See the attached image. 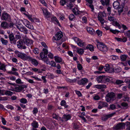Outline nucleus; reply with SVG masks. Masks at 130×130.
Segmentation results:
<instances>
[{
  "label": "nucleus",
  "instance_id": "nucleus-1",
  "mask_svg": "<svg viewBox=\"0 0 130 130\" xmlns=\"http://www.w3.org/2000/svg\"><path fill=\"white\" fill-rule=\"evenodd\" d=\"M15 53L19 57L21 58L23 60H28L30 58L29 56H27L26 54L20 52L18 51H15Z\"/></svg>",
  "mask_w": 130,
  "mask_h": 130
},
{
  "label": "nucleus",
  "instance_id": "nucleus-2",
  "mask_svg": "<svg viewBox=\"0 0 130 130\" xmlns=\"http://www.w3.org/2000/svg\"><path fill=\"white\" fill-rule=\"evenodd\" d=\"M97 48L101 51L103 52H106L108 50L107 47L104 43L99 42L97 45Z\"/></svg>",
  "mask_w": 130,
  "mask_h": 130
},
{
  "label": "nucleus",
  "instance_id": "nucleus-3",
  "mask_svg": "<svg viewBox=\"0 0 130 130\" xmlns=\"http://www.w3.org/2000/svg\"><path fill=\"white\" fill-rule=\"evenodd\" d=\"M125 123L123 122H120L117 124L115 125L112 127L113 130H120L124 129L125 126Z\"/></svg>",
  "mask_w": 130,
  "mask_h": 130
},
{
  "label": "nucleus",
  "instance_id": "nucleus-4",
  "mask_svg": "<svg viewBox=\"0 0 130 130\" xmlns=\"http://www.w3.org/2000/svg\"><path fill=\"white\" fill-rule=\"evenodd\" d=\"M115 96V93L112 92L108 93L105 96L106 101L107 102H109L111 101H113Z\"/></svg>",
  "mask_w": 130,
  "mask_h": 130
},
{
  "label": "nucleus",
  "instance_id": "nucleus-5",
  "mask_svg": "<svg viewBox=\"0 0 130 130\" xmlns=\"http://www.w3.org/2000/svg\"><path fill=\"white\" fill-rule=\"evenodd\" d=\"M17 45L18 48L20 49H25L26 47L25 45V43L24 39L22 40H20L17 43Z\"/></svg>",
  "mask_w": 130,
  "mask_h": 130
},
{
  "label": "nucleus",
  "instance_id": "nucleus-6",
  "mask_svg": "<svg viewBox=\"0 0 130 130\" xmlns=\"http://www.w3.org/2000/svg\"><path fill=\"white\" fill-rule=\"evenodd\" d=\"M1 18L2 20L8 22L10 21L11 20L10 15L5 12H4L2 13Z\"/></svg>",
  "mask_w": 130,
  "mask_h": 130
},
{
  "label": "nucleus",
  "instance_id": "nucleus-7",
  "mask_svg": "<svg viewBox=\"0 0 130 130\" xmlns=\"http://www.w3.org/2000/svg\"><path fill=\"white\" fill-rule=\"evenodd\" d=\"M73 40L80 47L85 46V43L79 38L75 37L73 38Z\"/></svg>",
  "mask_w": 130,
  "mask_h": 130
},
{
  "label": "nucleus",
  "instance_id": "nucleus-8",
  "mask_svg": "<svg viewBox=\"0 0 130 130\" xmlns=\"http://www.w3.org/2000/svg\"><path fill=\"white\" fill-rule=\"evenodd\" d=\"M22 21L25 25L28 28L31 29H34V27L32 24L27 20L23 19L22 20Z\"/></svg>",
  "mask_w": 130,
  "mask_h": 130
},
{
  "label": "nucleus",
  "instance_id": "nucleus-9",
  "mask_svg": "<svg viewBox=\"0 0 130 130\" xmlns=\"http://www.w3.org/2000/svg\"><path fill=\"white\" fill-rule=\"evenodd\" d=\"M8 37L10 43L12 44L16 45L17 40L15 38L12 32H11L8 35Z\"/></svg>",
  "mask_w": 130,
  "mask_h": 130
},
{
  "label": "nucleus",
  "instance_id": "nucleus-10",
  "mask_svg": "<svg viewBox=\"0 0 130 130\" xmlns=\"http://www.w3.org/2000/svg\"><path fill=\"white\" fill-rule=\"evenodd\" d=\"M21 31L24 33L27 34L28 31L26 28L23 26L21 24H18L16 26Z\"/></svg>",
  "mask_w": 130,
  "mask_h": 130
},
{
  "label": "nucleus",
  "instance_id": "nucleus-11",
  "mask_svg": "<svg viewBox=\"0 0 130 130\" xmlns=\"http://www.w3.org/2000/svg\"><path fill=\"white\" fill-rule=\"evenodd\" d=\"M27 87V86L26 85H22L20 86H19L18 85L15 87L14 89L15 90V91L18 92H19L24 89V88H26Z\"/></svg>",
  "mask_w": 130,
  "mask_h": 130
},
{
  "label": "nucleus",
  "instance_id": "nucleus-12",
  "mask_svg": "<svg viewBox=\"0 0 130 130\" xmlns=\"http://www.w3.org/2000/svg\"><path fill=\"white\" fill-rule=\"evenodd\" d=\"M116 113L115 112L107 115L104 116L102 117V120L103 121H105L108 118L113 116Z\"/></svg>",
  "mask_w": 130,
  "mask_h": 130
},
{
  "label": "nucleus",
  "instance_id": "nucleus-13",
  "mask_svg": "<svg viewBox=\"0 0 130 130\" xmlns=\"http://www.w3.org/2000/svg\"><path fill=\"white\" fill-rule=\"evenodd\" d=\"M108 105L107 103L105 102L100 101L99 104L98 108L99 109H101L103 107H106Z\"/></svg>",
  "mask_w": 130,
  "mask_h": 130
},
{
  "label": "nucleus",
  "instance_id": "nucleus-14",
  "mask_svg": "<svg viewBox=\"0 0 130 130\" xmlns=\"http://www.w3.org/2000/svg\"><path fill=\"white\" fill-rule=\"evenodd\" d=\"M71 116L69 115H63L62 118H61V120L62 122L67 121L70 120L71 118Z\"/></svg>",
  "mask_w": 130,
  "mask_h": 130
},
{
  "label": "nucleus",
  "instance_id": "nucleus-15",
  "mask_svg": "<svg viewBox=\"0 0 130 130\" xmlns=\"http://www.w3.org/2000/svg\"><path fill=\"white\" fill-rule=\"evenodd\" d=\"M87 79L84 78L82 79L81 80H78L77 82V83L80 85H84L88 82Z\"/></svg>",
  "mask_w": 130,
  "mask_h": 130
},
{
  "label": "nucleus",
  "instance_id": "nucleus-16",
  "mask_svg": "<svg viewBox=\"0 0 130 130\" xmlns=\"http://www.w3.org/2000/svg\"><path fill=\"white\" fill-rule=\"evenodd\" d=\"M94 87L101 90V91H104V88H106V86L105 85H97L94 86Z\"/></svg>",
  "mask_w": 130,
  "mask_h": 130
},
{
  "label": "nucleus",
  "instance_id": "nucleus-17",
  "mask_svg": "<svg viewBox=\"0 0 130 130\" xmlns=\"http://www.w3.org/2000/svg\"><path fill=\"white\" fill-rule=\"evenodd\" d=\"M63 36V34L62 32L59 31L55 35L54 37L55 40H58L60 39Z\"/></svg>",
  "mask_w": 130,
  "mask_h": 130
},
{
  "label": "nucleus",
  "instance_id": "nucleus-18",
  "mask_svg": "<svg viewBox=\"0 0 130 130\" xmlns=\"http://www.w3.org/2000/svg\"><path fill=\"white\" fill-rule=\"evenodd\" d=\"M25 44L28 46H30L32 44L33 41L31 40L28 38L24 39Z\"/></svg>",
  "mask_w": 130,
  "mask_h": 130
},
{
  "label": "nucleus",
  "instance_id": "nucleus-19",
  "mask_svg": "<svg viewBox=\"0 0 130 130\" xmlns=\"http://www.w3.org/2000/svg\"><path fill=\"white\" fill-rule=\"evenodd\" d=\"M30 59H29L28 60L31 61V63L35 66H37L39 64L38 62L36 59L33 58L30 56Z\"/></svg>",
  "mask_w": 130,
  "mask_h": 130
},
{
  "label": "nucleus",
  "instance_id": "nucleus-20",
  "mask_svg": "<svg viewBox=\"0 0 130 130\" xmlns=\"http://www.w3.org/2000/svg\"><path fill=\"white\" fill-rule=\"evenodd\" d=\"M87 30L88 32L91 35H94L95 34L94 30L91 27H87Z\"/></svg>",
  "mask_w": 130,
  "mask_h": 130
},
{
  "label": "nucleus",
  "instance_id": "nucleus-21",
  "mask_svg": "<svg viewBox=\"0 0 130 130\" xmlns=\"http://www.w3.org/2000/svg\"><path fill=\"white\" fill-rule=\"evenodd\" d=\"M1 26V27L4 29H8V23L5 21L2 22Z\"/></svg>",
  "mask_w": 130,
  "mask_h": 130
},
{
  "label": "nucleus",
  "instance_id": "nucleus-22",
  "mask_svg": "<svg viewBox=\"0 0 130 130\" xmlns=\"http://www.w3.org/2000/svg\"><path fill=\"white\" fill-rule=\"evenodd\" d=\"M104 76H100L96 78V80L98 83H104Z\"/></svg>",
  "mask_w": 130,
  "mask_h": 130
},
{
  "label": "nucleus",
  "instance_id": "nucleus-23",
  "mask_svg": "<svg viewBox=\"0 0 130 130\" xmlns=\"http://www.w3.org/2000/svg\"><path fill=\"white\" fill-rule=\"evenodd\" d=\"M100 0V2L103 6H109V5L110 0Z\"/></svg>",
  "mask_w": 130,
  "mask_h": 130
},
{
  "label": "nucleus",
  "instance_id": "nucleus-24",
  "mask_svg": "<svg viewBox=\"0 0 130 130\" xmlns=\"http://www.w3.org/2000/svg\"><path fill=\"white\" fill-rule=\"evenodd\" d=\"M33 128H37L38 127L39 124L38 122L35 121H33L31 124Z\"/></svg>",
  "mask_w": 130,
  "mask_h": 130
},
{
  "label": "nucleus",
  "instance_id": "nucleus-25",
  "mask_svg": "<svg viewBox=\"0 0 130 130\" xmlns=\"http://www.w3.org/2000/svg\"><path fill=\"white\" fill-rule=\"evenodd\" d=\"M76 49L77 50V52L79 55H82L84 52V49L79 48L78 47L76 48Z\"/></svg>",
  "mask_w": 130,
  "mask_h": 130
},
{
  "label": "nucleus",
  "instance_id": "nucleus-26",
  "mask_svg": "<svg viewBox=\"0 0 130 130\" xmlns=\"http://www.w3.org/2000/svg\"><path fill=\"white\" fill-rule=\"evenodd\" d=\"M120 3L118 1L115 2L113 4V6L115 9H117L119 7Z\"/></svg>",
  "mask_w": 130,
  "mask_h": 130
},
{
  "label": "nucleus",
  "instance_id": "nucleus-27",
  "mask_svg": "<svg viewBox=\"0 0 130 130\" xmlns=\"http://www.w3.org/2000/svg\"><path fill=\"white\" fill-rule=\"evenodd\" d=\"M55 61L57 63H60L62 62V59L61 58L57 56H55Z\"/></svg>",
  "mask_w": 130,
  "mask_h": 130
},
{
  "label": "nucleus",
  "instance_id": "nucleus-28",
  "mask_svg": "<svg viewBox=\"0 0 130 130\" xmlns=\"http://www.w3.org/2000/svg\"><path fill=\"white\" fill-rule=\"evenodd\" d=\"M98 18L99 21L101 24H103L104 23V19L102 18V17L101 15L99 13L98 14Z\"/></svg>",
  "mask_w": 130,
  "mask_h": 130
},
{
  "label": "nucleus",
  "instance_id": "nucleus-29",
  "mask_svg": "<svg viewBox=\"0 0 130 130\" xmlns=\"http://www.w3.org/2000/svg\"><path fill=\"white\" fill-rule=\"evenodd\" d=\"M1 41L2 44L4 45H7L8 43V41L7 40L4 39L3 38H1Z\"/></svg>",
  "mask_w": 130,
  "mask_h": 130
},
{
  "label": "nucleus",
  "instance_id": "nucleus-30",
  "mask_svg": "<svg viewBox=\"0 0 130 130\" xmlns=\"http://www.w3.org/2000/svg\"><path fill=\"white\" fill-rule=\"evenodd\" d=\"M4 94L8 96H11L13 94V93L9 90H4Z\"/></svg>",
  "mask_w": 130,
  "mask_h": 130
},
{
  "label": "nucleus",
  "instance_id": "nucleus-31",
  "mask_svg": "<svg viewBox=\"0 0 130 130\" xmlns=\"http://www.w3.org/2000/svg\"><path fill=\"white\" fill-rule=\"evenodd\" d=\"M86 49H89L90 51L92 52L94 50V47L92 45L89 44L87 46ZM85 49H86V48H85Z\"/></svg>",
  "mask_w": 130,
  "mask_h": 130
},
{
  "label": "nucleus",
  "instance_id": "nucleus-32",
  "mask_svg": "<svg viewBox=\"0 0 130 130\" xmlns=\"http://www.w3.org/2000/svg\"><path fill=\"white\" fill-rule=\"evenodd\" d=\"M127 57V55H121L120 57L121 61H125L126 60Z\"/></svg>",
  "mask_w": 130,
  "mask_h": 130
},
{
  "label": "nucleus",
  "instance_id": "nucleus-33",
  "mask_svg": "<svg viewBox=\"0 0 130 130\" xmlns=\"http://www.w3.org/2000/svg\"><path fill=\"white\" fill-rule=\"evenodd\" d=\"M53 118L55 119L56 120H61V118L59 117L58 115L54 113L53 114Z\"/></svg>",
  "mask_w": 130,
  "mask_h": 130
},
{
  "label": "nucleus",
  "instance_id": "nucleus-34",
  "mask_svg": "<svg viewBox=\"0 0 130 130\" xmlns=\"http://www.w3.org/2000/svg\"><path fill=\"white\" fill-rule=\"evenodd\" d=\"M69 2V0H61L60 4L61 5L64 6V5Z\"/></svg>",
  "mask_w": 130,
  "mask_h": 130
},
{
  "label": "nucleus",
  "instance_id": "nucleus-35",
  "mask_svg": "<svg viewBox=\"0 0 130 130\" xmlns=\"http://www.w3.org/2000/svg\"><path fill=\"white\" fill-rule=\"evenodd\" d=\"M19 101L21 103L24 104H26L27 102V100L24 98H22Z\"/></svg>",
  "mask_w": 130,
  "mask_h": 130
},
{
  "label": "nucleus",
  "instance_id": "nucleus-36",
  "mask_svg": "<svg viewBox=\"0 0 130 130\" xmlns=\"http://www.w3.org/2000/svg\"><path fill=\"white\" fill-rule=\"evenodd\" d=\"M51 19V21H55L57 23L58 25H60V24L59 23L58 20L55 17L52 18Z\"/></svg>",
  "mask_w": 130,
  "mask_h": 130
},
{
  "label": "nucleus",
  "instance_id": "nucleus-37",
  "mask_svg": "<svg viewBox=\"0 0 130 130\" xmlns=\"http://www.w3.org/2000/svg\"><path fill=\"white\" fill-rule=\"evenodd\" d=\"M14 25L15 24L12 22H11L9 24L8 23V29L13 28Z\"/></svg>",
  "mask_w": 130,
  "mask_h": 130
},
{
  "label": "nucleus",
  "instance_id": "nucleus-38",
  "mask_svg": "<svg viewBox=\"0 0 130 130\" xmlns=\"http://www.w3.org/2000/svg\"><path fill=\"white\" fill-rule=\"evenodd\" d=\"M114 72L116 73H119L120 72L121 70V68L119 67H117L114 70Z\"/></svg>",
  "mask_w": 130,
  "mask_h": 130
},
{
  "label": "nucleus",
  "instance_id": "nucleus-39",
  "mask_svg": "<svg viewBox=\"0 0 130 130\" xmlns=\"http://www.w3.org/2000/svg\"><path fill=\"white\" fill-rule=\"evenodd\" d=\"M124 123H125V125L127 127L126 129L130 130V122L127 121Z\"/></svg>",
  "mask_w": 130,
  "mask_h": 130
},
{
  "label": "nucleus",
  "instance_id": "nucleus-40",
  "mask_svg": "<svg viewBox=\"0 0 130 130\" xmlns=\"http://www.w3.org/2000/svg\"><path fill=\"white\" fill-rule=\"evenodd\" d=\"M51 66L55 67H56V63L53 60H52L50 62V64Z\"/></svg>",
  "mask_w": 130,
  "mask_h": 130
},
{
  "label": "nucleus",
  "instance_id": "nucleus-41",
  "mask_svg": "<svg viewBox=\"0 0 130 130\" xmlns=\"http://www.w3.org/2000/svg\"><path fill=\"white\" fill-rule=\"evenodd\" d=\"M113 24L114 26H117L120 29L121 26L120 24L117 22H114L113 23Z\"/></svg>",
  "mask_w": 130,
  "mask_h": 130
},
{
  "label": "nucleus",
  "instance_id": "nucleus-42",
  "mask_svg": "<svg viewBox=\"0 0 130 130\" xmlns=\"http://www.w3.org/2000/svg\"><path fill=\"white\" fill-rule=\"evenodd\" d=\"M108 20L110 21L114 22L116 20V19L114 17L111 16H108Z\"/></svg>",
  "mask_w": 130,
  "mask_h": 130
},
{
  "label": "nucleus",
  "instance_id": "nucleus-43",
  "mask_svg": "<svg viewBox=\"0 0 130 130\" xmlns=\"http://www.w3.org/2000/svg\"><path fill=\"white\" fill-rule=\"evenodd\" d=\"M0 70L5 71L6 70L5 66L4 64H2L0 66Z\"/></svg>",
  "mask_w": 130,
  "mask_h": 130
},
{
  "label": "nucleus",
  "instance_id": "nucleus-44",
  "mask_svg": "<svg viewBox=\"0 0 130 130\" xmlns=\"http://www.w3.org/2000/svg\"><path fill=\"white\" fill-rule=\"evenodd\" d=\"M96 33L99 36H101L102 35V32L99 30H98L96 31Z\"/></svg>",
  "mask_w": 130,
  "mask_h": 130
},
{
  "label": "nucleus",
  "instance_id": "nucleus-45",
  "mask_svg": "<svg viewBox=\"0 0 130 130\" xmlns=\"http://www.w3.org/2000/svg\"><path fill=\"white\" fill-rule=\"evenodd\" d=\"M43 61L46 63L47 64H50V62L49 61V59L47 58H45L43 59Z\"/></svg>",
  "mask_w": 130,
  "mask_h": 130
},
{
  "label": "nucleus",
  "instance_id": "nucleus-46",
  "mask_svg": "<svg viewBox=\"0 0 130 130\" xmlns=\"http://www.w3.org/2000/svg\"><path fill=\"white\" fill-rule=\"evenodd\" d=\"M109 65L108 64H106L104 67V69L105 70L108 72L109 69Z\"/></svg>",
  "mask_w": 130,
  "mask_h": 130
},
{
  "label": "nucleus",
  "instance_id": "nucleus-47",
  "mask_svg": "<svg viewBox=\"0 0 130 130\" xmlns=\"http://www.w3.org/2000/svg\"><path fill=\"white\" fill-rule=\"evenodd\" d=\"M110 32L112 33H113L116 34L117 33V34H118L119 32H120V31H118V30H112V29H110Z\"/></svg>",
  "mask_w": 130,
  "mask_h": 130
},
{
  "label": "nucleus",
  "instance_id": "nucleus-48",
  "mask_svg": "<svg viewBox=\"0 0 130 130\" xmlns=\"http://www.w3.org/2000/svg\"><path fill=\"white\" fill-rule=\"evenodd\" d=\"M117 85H119L124 83V82L121 80H117L115 82Z\"/></svg>",
  "mask_w": 130,
  "mask_h": 130
},
{
  "label": "nucleus",
  "instance_id": "nucleus-49",
  "mask_svg": "<svg viewBox=\"0 0 130 130\" xmlns=\"http://www.w3.org/2000/svg\"><path fill=\"white\" fill-rule=\"evenodd\" d=\"M121 105L123 107V108L125 109L127 108L128 104L126 103L123 102L121 104Z\"/></svg>",
  "mask_w": 130,
  "mask_h": 130
},
{
  "label": "nucleus",
  "instance_id": "nucleus-50",
  "mask_svg": "<svg viewBox=\"0 0 130 130\" xmlns=\"http://www.w3.org/2000/svg\"><path fill=\"white\" fill-rule=\"evenodd\" d=\"M44 15L46 18H50L51 17V14L50 13L48 12L45 14Z\"/></svg>",
  "mask_w": 130,
  "mask_h": 130
},
{
  "label": "nucleus",
  "instance_id": "nucleus-51",
  "mask_svg": "<svg viewBox=\"0 0 130 130\" xmlns=\"http://www.w3.org/2000/svg\"><path fill=\"white\" fill-rule=\"evenodd\" d=\"M40 56L41 58H42L43 59L45 58L46 57H47V55H45V54L44 53H41L40 54Z\"/></svg>",
  "mask_w": 130,
  "mask_h": 130
},
{
  "label": "nucleus",
  "instance_id": "nucleus-52",
  "mask_svg": "<svg viewBox=\"0 0 130 130\" xmlns=\"http://www.w3.org/2000/svg\"><path fill=\"white\" fill-rule=\"evenodd\" d=\"M75 16L74 15L72 14H71L69 17V18L70 20H72L75 18Z\"/></svg>",
  "mask_w": 130,
  "mask_h": 130
},
{
  "label": "nucleus",
  "instance_id": "nucleus-53",
  "mask_svg": "<svg viewBox=\"0 0 130 130\" xmlns=\"http://www.w3.org/2000/svg\"><path fill=\"white\" fill-rule=\"evenodd\" d=\"M48 77L52 79H53L55 77V76L52 74L49 73L48 74Z\"/></svg>",
  "mask_w": 130,
  "mask_h": 130
},
{
  "label": "nucleus",
  "instance_id": "nucleus-54",
  "mask_svg": "<svg viewBox=\"0 0 130 130\" xmlns=\"http://www.w3.org/2000/svg\"><path fill=\"white\" fill-rule=\"evenodd\" d=\"M123 100L124 101H128L129 100V97L127 95H124Z\"/></svg>",
  "mask_w": 130,
  "mask_h": 130
},
{
  "label": "nucleus",
  "instance_id": "nucleus-55",
  "mask_svg": "<svg viewBox=\"0 0 130 130\" xmlns=\"http://www.w3.org/2000/svg\"><path fill=\"white\" fill-rule=\"evenodd\" d=\"M104 83H105L106 82H109L110 81V80L109 78H107L106 77L104 76Z\"/></svg>",
  "mask_w": 130,
  "mask_h": 130
},
{
  "label": "nucleus",
  "instance_id": "nucleus-56",
  "mask_svg": "<svg viewBox=\"0 0 130 130\" xmlns=\"http://www.w3.org/2000/svg\"><path fill=\"white\" fill-rule=\"evenodd\" d=\"M38 109L36 107H34L33 110L32 112L33 113L34 115H36L38 112Z\"/></svg>",
  "mask_w": 130,
  "mask_h": 130
},
{
  "label": "nucleus",
  "instance_id": "nucleus-57",
  "mask_svg": "<svg viewBox=\"0 0 130 130\" xmlns=\"http://www.w3.org/2000/svg\"><path fill=\"white\" fill-rule=\"evenodd\" d=\"M75 93L79 97H80L82 96V94L80 92L78 91L75 90Z\"/></svg>",
  "mask_w": 130,
  "mask_h": 130
},
{
  "label": "nucleus",
  "instance_id": "nucleus-58",
  "mask_svg": "<svg viewBox=\"0 0 130 130\" xmlns=\"http://www.w3.org/2000/svg\"><path fill=\"white\" fill-rule=\"evenodd\" d=\"M15 38L17 40L21 39V36L20 35H15Z\"/></svg>",
  "mask_w": 130,
  "mask_h": 130
},
{
  "label": "nucleus",
  "instance_id": "nucleus-59",
  "mask_svg": "<svg viewBox=\"0 0 130 130\" xmlns=\"http://www.w3.org/2000/svg\"><path fill=\"white\" fill-rule=\"evenodd\" d=\"M39 50L38 48H35L33 50V52L35 54H37L39 53Z\"/></svg>",
  "mask_w": 130,
  "mask_h": 130
},
{
  "label": "nucleus",
  "instance_id": "nucleus-60",
  "mask_svg": "<svg viewBox=\"0 0 130 130\" xmlns=\"http://www.w3.org/2000/svg\"><path fill=\"white\" fill-rule=\"evenodd\" d=\"M114 70L115 69L113 68L110 67L109 68V69L108 72L110 73H112L113 72H114Z\"/></svg>",
  "mask_w": 130,
  "mask_h": 130
},
{
  "label": "nucleus",
  "instance_id": "nucleus-61",
  "mask_svg": "<svg viewBox=\"0 0 130 130\" xmlns=\"http://www.w3.org/2000/svg\"><path fill=\"white\" fill-rule=\"evenodd\" d=\"M77 67L78 69L79 70H82L83 68L82 66L80 63H78L77 64Z\"/></svg>",
  "mask_w": 130,
  "mask_h": 130
},
{
  "label": "nucleus",
  "instance_id": "nucleus-62",
  "mask_svg": "<svg viewBox=\"0 0 130 130\" xmlns=\"http://www.w3.org/2000/svg\"><path fill=\"white\" fill-rule=\"evenodd\" d=\"M112 59L113 60H115L118 59V57L115 55H112L111 56Z\"/></svg>",
  "mask_w": 130,
  "mask_h": 130
},
{
  "label": "nucleus",
  "instance_id": "nucleus-63",
  "mask_svg": "<svg viewBox=\"0 0 130 130\" xmlns=\"http://www.w3.org/2000/svg\"><path fill=\"white\" fill-rule=\"evenodd\" d=\"M6 107L8 109H10L11 110H12L14 109L13 107L12 106L10 105H7Z\"/></svg>",
  "mask_w": 130,
  "mask_h": 130
},
{
  "label": "nucleus",
  "instance_id": "nucleus-64",
  "mask_svg": "<svg viewBox=\"0 0 130 130\" xmlns=\"http://www.w3.org/2000/svg\"><path fill=\"white\" fill-rule=\"evenodd\" d=\"M110 109L111 110H114L116 109V106L114 104H112L110 105Z\"/></svg>",
  "mask_w": 130,
  "mask_h": 130
}]
</instances>
